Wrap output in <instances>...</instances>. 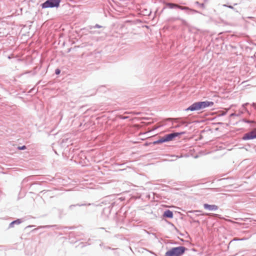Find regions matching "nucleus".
<instances>
[{
	"instance_id": "1",
	"label": "nucleus",
	"mask_w": 256,
	"mask_h": 256,
	"mask_svg": "<svg viewBox=\"0 0 256 256\" xmlns=\"http://www.w3.org/2000/svg\"><path fill=\"white\" fill-rule=\"evenodd\" d=\"M214 104V102L208 101L196 102L194 103L188 108H186V110H198L207 107L212 106Z\"/></svg>"
},
{
	"instance_id": "2",
	"label": "nucleus",
	"mask_w": 256,
	"mask_h": 256,
	"mask_svg": "<svg viewBox=\"0 0 256 256\" xmlns=\"http://www.w3.org/2000/svg\"><path fill=\"white\" fill-rule=\"evenodd\" d=\"M186 248L184 246L174 248L168 250L165 254V256H180L184 251Z\"/></svg>"
},
{
	"instance_id": "3",
	"label": "nucleus",
	"mask_w": 256,
	"mask_h": 256,
	"mask_svg": "<svg viewBox=\"0 0 256 256\" xmlns=\"http://www.w3.org/2000/svg\"><path fill=\"white\" fill-rule=\"evenodd\" d=\"M61 0H47L42 5L43 8H48L58 7Z\"/></svg>"
},
{
	"instance_id": "4",
	"label": "nucleus",
	"mask_w": 256,
	"mask_h": 256,
	"mask_svg": "<svg viewBox=\"0 0 256 256\" xmlns=\"http://www.w3.org/2000/svg\"><path fill=\"white\" fill-rule=\"evenodd\" d=\"M256 138V128L252 131L246 133L244 134L242 139L244 140H248Z\"/></svg>"
},
{
	"instance_id": "5",
	"label": "nucleus",
	"mask_w": 256,
	"mask_h": 256,
	"mask_svg": "<svg viewBox=\"0 0 256 256\" xmlns=\"http://www.w3.org/2000/svg\"><path fill=\"white\" fill-rule=\"evenodd\" d=\"M180 134L181 133L174 132L165 135L164 136L165 142L172 140L176 137L180 136Z\"/></svg>"
},
{
	"instance_id": "6",
	"label": "nucleus",
	"mask_w": 256,
	"mask_h": 256,
	"mask_svg": "<svg viewBox=\"0 0 256 256\" xmlns=\"http://www.w3.org/2000/svg\"><path fill=\"white\" fill-rule=\"evenodd\" d=\"M166 6L170 8H178L182 10H192L191 9H190L187 6H183L180 5H178L177 4H172V3H167L166 4Z\"/></svg>"
},
{
	"instance_id": "7",
	"label": "nucleus",
	"mask_w": 256,
	"mask_h": 256,
	"mask_svg": "<svg viewBox=\"0 0 256 256\" xmlns=\"http://www.w3.org/2000/svg\"><path fill=\"white\" fill-rule=\"evenodd\" d=\"M204 208L205 210L210 212L216 211L218 210V206L215 204H204Z\"/></svg>"
},
{
	"instance_id": "8",
	"label": "nucleus",
	"mask_w": 256,
	"mask_h": 256,
	"mask_svg": "<svg viewBox=\"0 0 256 256\" xmlns=\"http://www.w3.org/2000/svg\"><path fill=\"white\" fill-rule=\"evenodd\" d=\"M163 216L166 218H172L173 217V213L170 210H166L164 212Z\"/></svg>"
},
{
	"instance_id": "9",
	"label": "nucleus",
	"mask_w": 256,
	"mask_h": 256,
	"mask_svg": "<svg viewBox=\"0 0 256 256\" xmlns=\"http://www.w3.org/2000/svg\"><path fill=\"white\" fill-rule=\"evenodd\" d=\"M165 142V140H164V136L161 138L160 140H156V141H155L153 142V144H161V143H162V142Z\"/></svg>"
},
{
	"instance_id": "10",
	"label": "nucleus",
	"mask_w": 256,
	"mask_h": 256,
	"mask_svg": "<svg viewBox=\"0 0 256 256\" xmlns=\"http://www.w3.org/2000/svg\"><path fill=\"white\" fill-rule=\"evenodd\" d=\"M197 4H198V6H200V8H205V6H204V4H200L199 2H196Z\"/></svg>"
},
{
	"instance_id": "11",
	"label": "nucleus",
	"mask_w": 256,
	"mask_h": 256,
	"mask_svg": "<svg viewBox=\"0 0 256 256\" xmlns=\"http://www.w3.org/2000/svg\"><path fill=\"white\" fill-rule=\"evenodd\" d=\"M26 148V146H22L18 148L19 150H25Z\"/></svg>"
},
{
	"instance_id": "12",
	"label": "nucleus",
	"mask_w": 256,
	"mask_h": 256,
	"mask_svg": "<svg viewBox=\"0 0 256 256\" xmlns=\"http://www.w3.org/2000/svg\"><path fill=\"white\" fill-rule=\"evenodd\" d=\"M15 223H20V222H18V220H16V221H14L13 222H12L11 224H10V225H12L13 224H15Z\"/></svg>"
},
{
	"instance_id": "13",
	"label": "nucleus",
	"mask_w": 256,
	"mask_h": 256,
	"mask_svg": "<svg viewBox=\"0 0 256 256\" xmlns=\"http://www.w3.org/2000/svg\"><path fill=\"white\" fill-rule=\"evenodd\" d=\"M60 72V70H56V74H59Z\"/></svg>"
}]
</instances>
